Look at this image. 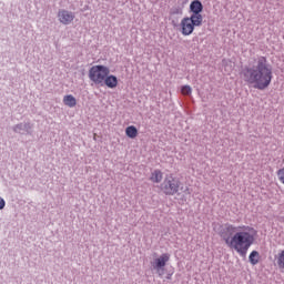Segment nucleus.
Returning a JSON list of instances; mask_svg holds the SVG:
<instances>
[{"mask_svg": "<svg viewBox=\"0 0 284 284\" xmlns=\"http://www.w3.org/2000/svg\"><path fill=\"white\" fill-rule=\"evenodd\" d=\"M220 236L227 247L237 252L240 256H247V250L254 245L256 230L246 225L225 224L220 232Z\"/></svg>", "mask_w": 284, "mask_h": 284, "instance_id": "1", "label": "nucleus"}, {"mask_svg": "<svg viewBox=\"0 0 284 284\" xmlns=\"http://www.w3.org/2000/svg\"><path fill=\"white\" fill-rule=\"evenodd\" d=\"M242 79L245 83L253 85L256 90H266L272 83L273 73L272 64L267 62V58L260 55L255 59V64L244 67L242 69Z\"/></svg>", "mask_w": 284, "mask_h": 284, "instance_id": "2", "label": "nucleus"}, {"mask_svg": "<svg viewBox=\"0 0 284 284\" xmlns=\"http://www.w3.org/2000/svg\"><path fill=\"white\" fill-rule=\"evenodd\" d=\"M108 74H110V68L101 64L93 65L89 70V79L95 83V85H103V81H105Z\"/></svg>", "mask_w": 284, "mask_h": 284, "instance_id": "3", "label": "nucleus"}, {"mask_svg": "<svg viewBox=\"0 0 284 284\" xmlns=\"http://www.w3.org/2000/svg\"><path fill=\"white\" fill-rule=\"evenodd\" d=\"M179 187H181V181L172 174L166 175L161 184V191L163 194H166V196H174V194H178Z\"/></svg>", "mask_w": 284, "mask_h": 284, "instance_id": "4", "label": "nucleus"}, {"mask_svg": "<svg viewBox=\"0 0 284 284\" xmlns=\"http://www.w3.org/2000/svg\"><path fill=\"white\" fill-rule=\"evenodd\" d=\"M168 263H170V253H163L151 261V267L156 272L158 276H163Z\"/></svg>", "mask_w": 284, "mask_h": 284, "instance_id": "5", "label": "nucleus"}, {"mask_svg": "<svg viewBox=\"0 0 284 284\" xmlns=\"http://www.w3.org/2000/svg\"><path fill=\"white\" fill-rule=\"evenodd\" d=\"M74 12L68 11L65 9H60L58 11V21L62 23V26H70L72 21H74Z\"/></svg>", "mask_w": 284, "mask_h": 284, "instance_id": "6", "label": "nucleus"}, {"mask_svg": "<svg viewBox=\"0 0 284 284\" xmlns=\"http://www.w3.org/2000/svg\"><path fill=\"white\" fill-rule=\"evenodd\" d=\"M181 26V32L183 34V37H190V34H192V32H194V26L192 23V21L190 20V17H185L181 20L180 22Z\"/></svg>", "mask_w": 284, "mask_h": 284, "instance_id": "7", "label": "nucleus"}, {"mask_svg": "<svg viewBox=\"0 0 284 284\" xmlns=\"http://www.w3.org/2000/svg\"><path fill=\"white\" fill-rule=\"evenodd\" d=\"M32 130V124L30 122H22L13 126V132L17 134H30Z\"/></svg>", "mask_w": 284, "mask_h": 284, "instance_id": "8", "label": "nucleus"}, {"mask_svg": "<svg viewBox=\"0 0 284 284\" xmlns=\"http://www.w3.org/2000/svg\"><path fill=\"white\" fill-rule=\"evenodd\" d=\"M103 85H106V88H110L111 90H114L116 85H119V79L115 75H110L104 78Z\"/></svg>", "mask_w": 284, "mask_h": 284, "instance_id": "9", "label": "nucleus"}, {"mask_svg": "<svg viewBox=\"0 0 284 284\" xmlns=\"http://www.w3.org/2000/svg\"><path fill=\"white\" fill-rule=\"evenodd\" d=\"M191 14H201L203 12V3L200 0H194L190 4Z\"/></svg>", "mask_w": 284, "mask_h": 284, "instance_id": "10", "label": "nucleus"}, {"mask_svg": "<svg viewBox=\"0 0 284 284\" xmlns=\"http://www.w3.org/2000/svg\"><path fill=\"white\" fill-rule=\"evenodd\" d=\"M189 20L195 28H201L203 26V14L201 13H191V17H189Z\"/></svg>", "mask_w": 284, "mask_h": 284, "instance_id": "11", "label": "nucleus"}, {"mask_svg": "<svg viewBox=\"0 0 284 284\" xmlns=\"http://www.w3.org/2000/svg\"><path fill=\"white\" fill-rule=\"evenodd\" d=\"M150 181H152V183H161V181H163V172H161V170H154L151 174Z\"/></svg>", "mask_w": 284, "mask_h": 284, "instance_id": "12", "label": "nucleus"}, {"mask_svg": "<svg viewBox=\"0 0 284 284\" xmlns=\"http://www.w3.org/2000/svg\"><path fill=\"white\" fill-rule=\"evenodd\" d=\"M63 103L68 108H74L77 105V98H74V95H72V94L64 95Z\"/></svg>", "mask_w": 284, "mask_h": 284, "instance_id": "13", "label": "nucleus"}, {"mask_svg": "<svg viewBox=\"0 0 284 284\" xmlns=\"http://www.w3.org/2000/svg\"><path fill=\"white\" fill-rule=\"evenodd\" d=\"M125 134L129 139H136L139 136V130H136V126L130 125L125 129Z\"/></svg>", "mask_w": 284, "mask_h": 284, "instance_id": "14", "label": "nucleus"}, {"mask_svg": "<svg viewBox=\"0 0 284 284\" xmlns=\"http://www.w3.org/2000/svg\"><path fill=\"white\" fill-rule=\"evenodd\" d=\"M248 261L251 265H258V261H261V254H258L257 251H252L248 256Z\"/></svg>", "mask_w": 284, "mask_h": 284, "instance_id": "15", "label": "nucleus"}, {"mask_svg": "<svg viewBox=\"0 0 284 284\" xmlns=\"http://www.w3.org/2000/svg\"><path fill=\"white\" fill-rule=\"evenodd\" d=\"M181 93L184 95V97H190V94H192V87L190 85H183L181 88Z\"/></svg>", "mask_w": 284, "mask_h": 284, "instance_id": "16", "label": "nucleus"}, {"mask_svg": "<svg viewBox=\"0 0 284 284\" xmlns=\"http://www.w3.org/2000/svg\"><path fill=\"white\" fill-rule=\"evenodd\" d=\"M170 14H183V9L181 7H173L170 10Z\"/></svg>", "mask_w": 284, "mask_h": 284, "instance_id": "17", "label": "nucleus"}, {"mask_svg": "<svg viewBox=\"0 0 284 284\" xmlns=\"http://www.w3.org/2000/svg\"><path fill=\"white\" fill-rule=\"evenodd\" d=\"M277 179L284 185V168L277 171Z\"/></svg>", "mask_w": 284, "mask_h": 284, "instance_id": "18", "label": "nucleus"}, {"mask_svg": "<svg viewBox=\"0 0 284 284\" xmlns=\"http://www.w3.org/2000/svg\"><path fill=\"white\" fill-rule=\"evenodd\" d=\"M3 207H6V200L0 196V210H3Z\"/></svg>", "mask_w": 284, "mask_h": 284, "instance_id": "19", "label": "nucleus"}]
</instances>
